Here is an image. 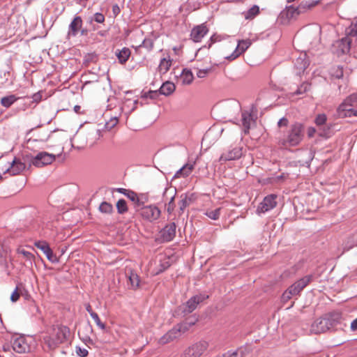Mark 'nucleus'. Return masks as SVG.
Returning <instances> with one entry per match:
<instances>
[{
    "mask_svg": "<svg viewBox=\"0 0 357 357\" xmlns=\"http://www.w3.org/2000/svg\"><path fill=\"white\" fill-rule=\"evenodd\" d=\"M305 135V126L300 122L292 123L287 132L279 138L278 145L283 149H289L301 144Z\"/></svg>",
    "mask_w": 357,
    "mask_h": 357,
    "instance_id": "f257e3e1",
    "label": "nucleus"
},
{
    "mask_svg": "<svg viewBox=\"0 0 357 357\" xmlns=\"http://www.w3.org/2000/svg\"><path fill=\"white\" fill-rule=\"evenodd\" d=\"M23 159L29 162V166L43 167L52 164L56 160V155L46 151H41L35 155L26 154L23 156Z\"/></svg>",
    "mask_w": 357,
    "mask_h": 357,
    "instance_id": "f03ea898",
    "label": "nucleus"
},
{
    "mask_svg": "<svg viewBox=\"0 0 357 357\" xmlns=\"http://www.w3.org/2000/svg\"><path fill=\"white\" fill-rule=\"evenodd\" d=\"M340 318V314L335 313L328 317L319 318L311 325L310 332L314 334H320L328 331L333 326V321Z\"/></svg>",
    "mask_w": 357,
    "mask_h": 357,
    "instance_id": "7ed1b4c3",
    "label": "nucleus"
},
{
    "mask_svg": "<svg viewBox=\"0 0 357 357\" xmlns=\"http://www.w3.org/2000/svg\"><path fill=\"white\" fill-rule=\"evenodd\" d=\"M70 330L65 326H57L53 330L52 336L45 338L50 349H54L59 344L67 340Z\"/></svg>",
    "mask_w": 357,
    "mask_h": 357,
    "instance_id": "20e7f679",
    "label": "nucleus"
},
{
    "mask_svg": "<svg viewBox=\"0 0 357 357\" xmlns=\"http://www.w3.org/2000/svg\"><path fill=\"white\" fill-rule=\"evenodd\" d=\"M208 342L200 340L187 347L180 357H200L207 350Z\"/></svg>",
    "mask_w": 357,
    "mask_h": 357,
    "instance_id": "39448f33",
    "label": "nucleus"
},
{
    "mask_svg": "<svg viewBox=\"0 0 357 357\" xmlns=\"http://www.w3.org/2000/svg\"><path fill=\"white\" fill-rule=\"evenodd\" d=\"M138 211L143 219L151 222L158 220L161 214L160 210L155 205L143 206Z\"/></svg>",
    "mask_w": 357,
    "mask_h": 357,
    "instance_id": "423d86ee",
    "label": "nucleus"
},
{
    "mask_svg": "<svg viewBox=\"0 0 357 357\" xmlns=\"http://www.w3.org/2000/svg\"><path fill=\"white\" fill-rule=\"evenodd\" d=\"M176 195V189L172 187L165 188L162 194V200L165 202L167 212L171 214L176 207L174 203L175 197Z\"/></svg>",
    "mask_w": 357,
    "mask_h": 357,
    "instance_id": "0eeeda50",
    "label": "nucleus"
},
{
    "mask_svg": "<svg viewBox=\"0 0 357 357\" xmlns=\"http://www.w3.org/2000/svg\"><path fill=\"white\" fill-rule=\"evenodd\" d=\"M208 296L204 294H197L191 297L183 305V312L185 314L192 312L197 307V305L202 303L204 300L207 299Z\"/></svg>",
    "mask_w": 357,
    "mask_h": 357,
    "instance_id": "6e6552de",
    "label": "nucleus"
},
{
    "mask_svg": "<svg viewBox=\"0 0 357 357\" xmlns=\"http://www.w3.org/2000/svg\"><path fill=\"white\" fill-rule=\"evenodd\" d=\"M351 101L347 102L346 98L343 102L337 109V116L339 118H345L351 116H357V110L351 108L354 106Z\"/></svg>",
    "mask_w": 357,
    "mask_h": 357,
    "instance_id": "1a4fd4ad",
    "label": "nucleus"
},
{
    "mask_svg": "<svg viewBox=\"0 0 357 357\" xmlns=\"http://www.w3.org/2000/svg\"><path fill=\"white\" fill-rule=\"evenodd\" d=\"M276 195H270L264 197V200L259 204L257 207V213H264L276 206L277 202L275 201Z\"/></svg>",
    "mask_w": 357,
    "mask_h": 357,
    "instance_id": "9d476101",
    "label": "nucleus"
},
{
    "mask_svg": "<svg viewBox=\"0 0 357 357\" xmlns=\"http://www.w3.org/2000/svg\"><path fill=\"white\" fill-rule=\"evenodd\" d=\"M176 225L175 222H170L160 231V236L162 242H169L176 236Z\"/></svg>",
    "mask_w": 357,
    "mask_h": 357,
    "instance_id": "9b49d317",
    "label": "nucleus"
},
{
    "mask_svg": "<svg viewBox=\"0 0 357 357\" xmlns=\"http://www.w3.org/2000/svg\"><path fill=\"white\" fill-rule=\"evenodd\" d=\"M316 3H308L307 2H301L296 8L293 6L287 7V16L288 17H294L301 13H305L312 8Z\"/></svg>",
    "mask_w": 357,
    "mask_h": 357,
    "instance_id": "f8f14e48",
    "label": "nucleus"
},
{
    "mask_svg": "<svg viewBox=\"0 0 357 357\" xmlns=\"http://www.w3.org/2000/svg\"><path fill=\"white\" fill-rule=\"evenodd\" d=\"M34 245L40 249L46 255L47 259L52 263L59 262L58 257L54 254L49 244L46 241H36Z\"/></svg>",
    "mask_w": 357,
    "mask_h": 357,
    "instance_id": "ddd939ff",
    "label": "nucleus"
},
{
    "mask_svg": "<svg viewBox=\"0 0 357 357\" xmlns=\"http://www.w3.org/2000/svg\"><path fill=\"white\" fill-rule=\"evenodd\" d=\"M242 148L236 146L233 148L231 150L222 153L219 158V162L222 164L227 161L238 160L242 156Z\"/></svg>",
    "mask_w": 357,
    "mask_h": 357,
    "instance_id": "4468645a",
    "label": "nucleus"
},
{
    "mask_svg": "<svg viewBox=\"0 0 357 357\" xmlns=\"http://www.w3.org/2000/svg\"><path fill=\"white\" fill-rule=\"evenodd\" d=\"M312 275H305L294 282L289 288L292 290L293 294L298 295L312 280Z\"/></svg>",
    "mask_w": 357,
    "mask_h": 357,
    "instance_id": "2eb2a0df",
    "label": "nucleus"
},
{
    "mask_svg": "<svg viewBox=\"0 0 357 357\" xmlns=\"http://www.w3.org/2000/svg\"><path fill=\"white\" fill-rule=\"evenodd\" d=\"M208 31V29L207 26L204 24L196 26L191 31V39L195 43L200 42Z\"/></svg>",
    "mask_w": 357,
    "mask_h": 357,
    "instance_id": "dca6fc26",
    "label": "nucleus"
},
{
    "mask_svg": "<svg viewBox=\"0 0 357 357\" xmlns=\"http://www.w3.org/2000/svg\"><path fill=\"white\" fill-rule=\"evenodd\" d=\"M351 40L348 36L344 37L341 40L336 41L335 45L337 48V55L340 56L349 53L351 49Z\"/></svg>",
    "mask_w": 357,
    "mask_h": 357,
    "instance_id": "f3484780",
    "label": "nucleus"
},
{
    "mask_svg": "<svg viewBox=\"0 0 357 357\" xmlns=\"http://www.w3.org/2000/svg\"><path fill=\"white\" fill-rule=\"evenodd\" d=\"M180 197L181 200L178 202V205L181 213H183L185 209L195 202L197 199V196L195 193L182 194Z\"/></svg>",
    "mask_w": 357,
    "mask_h": 357,
    "instance_id": "a211bd4d",
    "label": "nucleus"
},
{
    "mask_svg": "<svg viewBox=\"0 0 357 357\" xmlns=\"http://www.w3.org/2000/svg\"><path fill=\"white\" fill-rule=\"evenodd\" d=\"M22 162L20 159L15 158L13 162L10 163V167L6 170L10 175L15 176L20 174L26 168V162H28L25 160Z\"/></svg>",
    "mask_w": 357,
    "mask_h": 357,
    "instance_id": "6ab92c4d",
    "label": "nucleus"
},
{
    "mask_svg": "<svg viewBox=\"0 0 357 357\" xmlns=\"http://www.w3.org/2000/svg\"><path fill=\"white\" fill-rule=\"evenodd\" d=\"M82 17L80 16H75L69 25L68 36H76L82 27Z\"/></svg>",
    "mask_w": 357,
    "mask_h": 357,
    "instance_id": "aec40b11",
    "label": "nucleus"
},
{
    "mask_svg": "<svg viewBox=\"0 0 357 357\" xmlns=\"http://www.w3.org/2000/svg\"><path fill=\"white\" fill-rule=\"evenodd\" d=\"M251 45L250 40H242L238 41L235 51L228 57L231 59H235L239 55L243 54Z\"/></svg>",
    "mask_w": 357,
    "mask_h": 357,
    "instance_id": "412c9836",
    "label": "nucleus"
},
{
    "mask_svg": "<svg viewBox=\"0 0 357 357\" xmlns=\"http://www.w3.org/2000/svg\"><path fill=\"white\" fill-rule=\"evenodd\" d=\"M13 350L19 354L25 353L29 349L28 344L23 337H16L12 342Z\"/></svg>",
    "mask_w": 357,
    "mask_h": 357,
    "instance_id": "4be33fe9",
    "label": "nucleus"
},
{
    "mask_svg": "<svg viewBox=\"0 0 357 357\" xmlns=\"http://www.w3.org/2000/svg\"><path fill=\"white\" fill-rule=\"evenodd\" d=\"M178 337V330L174 329L173 327L160 338L159 343L161 344H166L172 342Z\"/></svg>",
    "mask_w": 357,
    "mask_h": 357,
    "instance_id": "5701e85b",
    "label": "nucleus"
},
{
    "mask_svg": "<svg viewBox=\"0 0 357 357\" xmlns=\"http://www.w3.org/2000/svg\"><path fill=\"white\" fill-rule=\"evenodd\" d=\"M17 253L23 257V259L26 261V266H32L35 260V256L32 252L26 250L24 247L20 246L17 249Z\"/></svg>",
    "mask_w": 357,
    "mask_h": 357,
    "instance_id": "b1692460",
    "label": "nucleus"
},
{
    "mask_svg": "<svg viewBox=\"0 0 357 357\" xmlns=\"http://www.w3.org/2000/svg\"><path fill=\"white\" fill-rule=\"evenodd\" d=\"M131 54V51L128 47H123L121 50H117L115 52L119 62L121 64H124L128 60Z\"/></svg>",
    "mask_w": 357,
    "mask_h": 357,
    "instance_id": "393cba45",
    "label": "nucleus"
},
{
    "mask_svg": "<svg viewBox=\"0 0 357 357\" xmlns=\"http://www.w3.org/2000/svg\"><path fill=\"white\" fill-rule=\"evenodd\" d=\"M241 121L244 132L245 134H248L250 128L251 123L255 122L252 119V114L248 112H243L241 114Z\"/></svg>",
    "mask_w": 357,
    "mask_h": 357,
    "instance_id": "a878e982",
    "label": "nucleus"
},
{
    "mask_svg": "<svg viewBox=\"0 0 357 357\" xmlns=\"http://www.w3.org/2000/svg\"><path fill=\"white\" fill-rule=\"evenodd\" d=\"M176 89V86L174 83L167 81L162 84L158 91L160 94L165 95L166 96L171 95Z\"/></svg>",
    "mask_w": 357,
    "mask_h": 357,
    "instance_id": "bb28decb",
    "label": "nucleus"
},
{
    "mask_svg": "<svg viewBox=\"0 0 357 357\" xmlns=\"http://www.w3.org/2000/svg\"><path fill=\"white\" fill-rule=\"evenodd\" d=\"M172 60L170 56L162 58L160 60V64L158 66V70L160 73L165 74L170 68L172 66Z\"/></svg>",
    "mask_w": 357,
    "mask_h": 357,
    "instance_id": "cd10ccee",
    "label": "nucleus"
},
{
    "mask_svg": "<svg viewBox=\"0 0 357 357\" xmlns=\"http://www.w3.org/2000/svg\"><path fill=\"white\" fill-rule=\"evenodd\" d=\"M18 98L15 95L12 94L1 98L0 102L3 107L9 108Z\"/></svg>",
    "mask_w": 357,
    "mask_h": 357,
    "instance_id": "c85d7f7f",
    "label": "nucleus"
},
{
    "mask_svg": "<svg viewBox=\"0 0 357 357\" xmlns=\"http://www.w3.org/2000/svg\"><path fill=\"white\" fill-rule=\"evenodd\" d=\"M259 13V7L257 5H254L248 11L243 13V15L245 20H251L258 15Z\"/></svg>",
    "mask_w": 357,
    "mask_h": 357,
    "instance_id": "c756f323",
    "label": "nucleus"
},
{
    "mask_svg": "<svg viewBox=\"0 0 357 357\" xmlns=\"http://www.w3.org/2000/svg\"><path fill=\"white\" fill-rule=\"evenodd\" d=\"M194 165L192 164H186L182 168H181L178 171L176 172L175 174V177H185L188 176L193 170Z\"/></svg>",
    "mask_w": 357,
    "mask_h": 357,
    "instance_id": "7c9ffc66",
    "label": "nucleus"
},
{
    "mask_svg": "<svg viewBox=\"0 0 357 357\" xmlns=\"http://www.w3.org/2000/svg\"><path fill=\"white\" fill-rule=\"evenodd\" d=\"M305 56L306 54H304L303 56H299L295 62L294 65L299 70L304 71L309 66V62L306 60Z\"/></svg>",
    "mask_w": 357,
    "mask_h": 357,
    "instance_id": "2f4dec72",
    "label": "nucleus"
},
{
    "mask_svg": "<svg viewBox=\"0 0 357 357\" xmlns=\"http://www.w3.org/2000/svg\"><path fill=\"white\" fill-rule=\"evenodd\" d=\"M193 75L190 70L183 69L181 75V79L184 84H190L193 80Z\"/></svg>",
    "mask_w": 357,
    "mask_h": 357,
    "instance_id": "473e14b6",
    "label": "nucleus"
},
{
    "mask_svg": "<svg viewBox=\"0 0 357 357\" xmlns=\"http://www.w3.org/2000/svg\"><path fill=\"white\" fill-rule=\"evenodd\" d=\"M128 279L132 288L136 289L139 287L140 280L137 274L130 271Z\"/></svg>",
    "mask_w": 357,
    "mask_h": 357,
    "instance_id": "72a5a7b5",
    "label": "nucleus"
},
{
    "mask_svg": "<svg viewBox=\"0 0 357 357\" xmlns=\"http://www.w3.org/2000/svg\"><path fill=\"white\" fill-rule=\"evenodd\" d=\"M116 206L117 212L119 214H123V213H126L128 210V206H127V202L123 199H119L117 202Z\"/></svg>",
    "mask_w": 357,
    "mask_h": 357,
    "instance_id": "f704fd0d",
    "label": "nucleus"
},
{
    "mask_svg": "<svg viewBox=\"0 0 357 357\" xmlns=\"http://www.w3.org/2000/svg\"><path fill=\"white\" fill-rule=\"evenodd\" d=\"M331 126H324L322 128H319L318 130L319 135L326 139L331 137L333 135V132L331 131Z\"/></svg>",
    "mask_w": 357,
    "mask_h": 357,
    "instance_id": "c9c22d12",
    "label": "nucleus"
},
{
    "mask_svg": "<svg viewBox=\"0 0 357 357\" xmlns=\"http://www.w3.org/2000/svg\"><path fill=\"white\" fill-rule=\"evenodd\" d=\"M127 197L133 202L137 206H140L144 204V202L140 200L137 194L134 191L131 190L130 192H128Z\"/></svg>",
    "mask_w": 357,
    "mask_h": 357,
    "instance_id": "e433bc0d",
    "label": "nucleus"
},
{
    "mask_svg": "<svg viewBox=\"0 0 357 357\" xmlns=\"http://www.w3.org/2000/svg\"><path fill=\"white\" fill-rule=\"evenodd\" d=\"M99 210L104 213H112L113 212V206L111 204L103 202L100 205Z\"/></svg>",
    "mask_w": 357,
    "mask_h": 357,
    "instance_id": "4c0bfd02",
    "label": "nucleus"
},
{
    "mask_svg": "<svg viewBox=\"0 0 357 357\" xmlns=\"http://www.w3.org/2000/svg\"><path fill=\"white\" fill-rule=\"evenodd\" d=\"M293 296H295L294 294H293L292 290L289 287L282 295L281 296V301L283 303H287Z\"/></svg>",
    "mask_w": 357,
    "mask_h": 357,
    "instance_id": "58836bf2",
    "label": "nucleus"
},
{
    "mask_svg": "<svg viewBox=\"0 0 357 357\" xmlns=\"http://www.w3.org/2000/svg\"><path fill=\"white\" fill-rule=\"evenodd\" d=\"M327 120L326 115L324 114H318L315 119L314 123L318 126H324Z\"/></svg>",
    "mask_w": 357,
    "mask_h": 357,
    "instance_id": "ea45409f",
    "label": "nucleus"
},
{
    "mask_svg": "<svg viewBox=\"0 0 357 357\" xmlns=\"http://www.w3.org/2000/svg\"><path fill=\"white\" fill-rule=\"evenodd\" d=\"M158 90L152 91L150 90L148 92H145L142 95V98H150V99H156L159 96Z\"/></svg>",
    "mask_w": 357,
    "mask_h": 357,
    "instance_id": "a19ab883",
    "label": "nucleus"
},
{
    "mask_svg": "<svg viewBox=\"0 0 357 357\" xmlns=\"http://www.w3.org/2000/svg\"><path fill=\"white\" fill-rule=\"evenodd\" d=\"M220 208H216L213 211H207L206 215L212 220H218L220 215Z\"/></svg>",
    "mask_w": 357,
    "mask_h": 357,
    "instance_id": "79ce46f5",
    "label": "nucleus"
},
{
    "mask_svg": "<svg viewBox=\"0 0 357 357\" xmlns=\"http://www.w3.org/2000/svg\"><path fill=\"white\" fill-rule=\"evenodd\" d=\"M153 40L151 38H145L143 41H142V43L139 45L138 47H145L148 50H151L153 48Z\"/></svg>",
    "mask_w": 357,
    "mask_h": 357,
    "instance_id": "37998d69",
    "label": "nucleus"
},
{
    "mask_svg": "<svg viewBox=\"0 0 357 357\" xmlns=\"http://www.w3.org/2000/svg\"><path fill=\"white\" fill-rule=\"evenodd\" d=\"M347 34L351 36H357V18L351 23L347 31Z\"/></svg>",
    "mask_w": 357,
    "mask_h": 357,
    "instance_id": "c03bdc74",
    "label": "nucleus"
},
{
    "mask_svg": "<svg viewBox=\"0 0 357 357\" xmlns=\"http://www.w3.org/2000/svg\"><path fill=\"white\" fill-rule=\"evenodd\" d=\"M310 84L307 83H303L302 84L295 92H294V95H300L305 93L307 91L309 90Z\"/></svg>",
    "mask_w": 357,
    "mask_h": 357,
    "instance_id": "a18cd8bd",
    "label": "nucleus"
},
{
    "mask_svg": "<svg viewBox=\"0 0 357 357\" xmlns=\"http://www.w3.org/2000/svg\"><path fill=\"white\" fill-rule=\"evenodd\" d=\"M174 329L178 330V336L181 335V333H185L187 331L189 330V325L186 323L177 324L175 326H174Z\"/></svg>",
    "mask_w": 357,
    "mask_h": 357,
    "instance_id": "49530a36",
    "label": "nucleus"
},
{
    "mask_svg": "<svg viewBox=\"0 0 357 357\" xmlns=\"http://www.w3.org/2000/svg\"><path fill=\"white\" fill-rule=\"evenodd\" d=\"M91 317L95 321L96 324H97V326L99 328H100L102 330L105 329V328H106L105 324L100 321V319L96 312L95 314H93L92 316H91Z\"/></svg>",
    "mask_w": 357,
    "mask_h": 357,
    "instance_id": "de8ad7c7",
    "label": "nucleus"
},
{
    "mask_svg": "<svg viewBox=\"0 0 357 357\" xmlns=\"http://www.w3.org/2000/svg\"><path fill=\"white\" fill-rule=\"evenodd\" d=\"M94 20L98 23H103L105 22V16L100 13H96L93 15V18L91 20L90 22Z\"/></svg>",
    "mask_w": 357,
    "mask_h": 357,
    "instance_id": "09e8293b",
    "label": "nucleus"
},
{
    "mask_svg": "<svg viewBox=\"0 0 357 357\" xmlns=\"http://www.w3.org/2000/svg\"><path fill=\"white\" fill-rule=\"evenodd\" d=\"M211 71V68L200 69L197 72V75L199 78H204Z\"/></svg>",
    "mask_w": 357,
    "mask_h": 357,
    "instance_id": "8fccbe9b",
    "label": "nucleus"
},
{
    "mask_svg": "<svg viewBox=\"0 0 357 357\" xmlns=\"http://www.w3.org/2000/svg\"><path fill=\"white\" fill-rule=\"evenodd\" d=\"M170 262L168 259L165 258L163 261H161V263L160 264V268L159 270L160 272H162L165 271L167 268H168L170 266Z\"/></svg>",
    "mask_w": 357,
    "mask_h": 357,
    "instance_id": "3c124183",
    "label": "nucleus"
},
{
    "mask_svg": "<svg viewBox=\"0 0 357 357\" xmlns=\"http://www.w3.org/2000/svg\"><path fill=\"white\" fill-rule=\"evenodd\" d=\"M18 291H19V289L17 287L16 289H15V291L12 293V294L10 296V300L13 303L17 301L20 297V294L19 293Z\"/></svg>",
    "mask_w": 357,
    "mask_h": 357,
    "instance_id": "603ef678",
    "label": "nucleus"
},
{
    "mask_svg": "<svg viewBox=\"0 0 357 357\" xmlns=\"http://www.w3.org/2000/svg\"><path fill=\"white\" fill-rule=\"evenodd\" d=\"M76 353L78 356L81 357H86L89 354L88 351L86 349H82L79 347H76Z\"/></svg>",
    "mask_w": 357,
    "mask_h": 357,
    "instance_id": "864d4df0",
    "label": "nucleus"
},
{
    "mask_svg": "<svg viewBox=\"0 0 357 357\" xmlns=\"http://www.w3.org/2000/svg\"><path fill=\"white\" fill-rule=\"evenodd\" d=\"M343 75V68L339 66L335 70V72L333 74V75L337 79L342 78Z\"/></svg>",
    "mask_w": 357,
    "mask_h": 357,
    "instance_id": "5fc2aeb1",
    "label": "nucleus"
},
{
    "mask_svg": "<svg viewBox=\"0 0 357 357\" xmlns=\"http://www.w3.org/2000/svg\"><path fill=\"white\" fill-rule=\"evenodd\" d=\"M347 102L351 101L353 105H357V93H354L347 98Z\"/></svg>",
    "mask_w": 357,
    "mask_h": 357,
    "instance_id": "6e6d98bb",
    "label": "nucleus"
},
{
    "mask_svg": "<svg viewBox=\"0 0 357 357\" xmlns=\"http://www.w3.org/2000/svg\"><path fill=\"white\" fill-rule=\"evenodd\" d=\"M289 123V121L287 118L285 117H282V119H280L279 120V121L278 122V126L281 128L282 126H287Z\"/></svg>",
    "mask_w": 357,
    "mask_h": 357,
    "instance_id": "4d7b16f0",
    "label": "nucleus"
},
{
    "mask_svg": "<svg viewBox=\"0 0 357 357\" xmlns=\"http://www.w3.org/2000/svg\"><path fill=\"white\" fill-rule=\"evenodd\" d=\"M78 335L82 338V340L86 343V344H92L93 340L91 339L89 336L85 335L84 337H81V333L78 332Z\"/></svg>",
    "mask_w": 357,
    "mask_h": 357,
    "instance_id": "13d9d810",
    "label": "nucleus"
},
{
    "mask_svg": "<svg viewBox=\"0 0 357 357\" xmlns=\"http://www.w3.org/2000/svg\"><path fill=\"white\" fill-rule=\"evenodd\" d=\"M316 132H317V130L314 127L308 128L307 131V136L310 138L314 137V135Z\"/></svg>",
    "mask_w": 357,
    "mask_h": 357,
    "instance_id": "bf43d9fd",
    "label": "nucleus"
},
{
    "mask_svg": "<svg viewBox=\"0 0 357 357\" xmlns=\"http://www.w3.org/2000/svg\"><path fill=\"white\" fill-rule=\"evenodd\" d=\"M238 355V351H235L233 352L228 351L227 353L223 355V357H236Z\"/></svg>",
    "mask_w": 357,
    "mask_h": 357,
    "instance_id": "052dcab7",
    "label": "nucleus"
},
{
    "mask_svg": "<svg viewBox=\"0 0 357 357\" xmlns=\"http://www.w3.org/2000/svg\"><path fill=\"white\" fill-rule=\"evenodd\" d=\"M112 12L114 16H116L120 13V8L117 4H115L112 6Z\"/></svg>",
    "mask_w": 357,
    "mask_h": 357,
    "instance_id": "680f3d73",
    "label": "nucleus"
},
{
    "mask_svg": "<svg viewBox=\"0 0 357 357\" xmlns=\"http://www.w3.org/2000/svg\"><path fill=\"white\" fill-rule=\"evenodd\" d=\"M86 310L90 314L91 316H92L93 314H95L96 312L93 311L92 307L89 303H86L85 305Z\"/></svg>",
    "mask_w": 357,
    "mask_h": 357,
    "instance_id": "e2e57ef3",
    "label": "nucleus"
},
{
    "mask_svg": "<svg viewBox=\"0 0 357 357\" xmlns=\"http://www.w3.org/2000/svg\"><path fill=\"white\" fill-rule=\"evenodd\" d=\"M116 191L127 197L128 192H130V190L125 188H117Z\"/></svg>",
    "mask_w": 357,
    "mask_h": 357,
    "instance_id": "0e129e2a",
    "label": "nucleus"
},
{
    "mask_svg": "<svg viewBox=\"0 0 357 357\" xmlns=\"http://www.w3.org/2000/svg\"><path fill=\"white\" fill-rule=\"evenodd\" d=\"M117 123H118V119H117L116 118H115L114 119H112V120L111 121V123H112V125H111V126H109V123H106V127H107V128H109V127L110 128H112V127H114V126Z\"/></svg>",
    "mask_w": 357,
    "mask_h": 357,
    "instance_id": "69168bd1",
    "label": "nucleus"
},
{
    "mask_svg": "<svg viewBox=\"0 0 357 357\" xmlns=\"http://www.w3.org/2000/svg\"><path fill=\"white\" fill-rule=\"evenodd\" d=\"M351 328L353 331H357V319H354L351 324Z\"/></svg>",
    "mask_w": 357,
    "mask_h": 357,
    "instance_id": "338daca9",
    "label": "nucleus"
},
{
    "mask_svg": "<svg viewBox=\"0 0 357 357\" xmlns=\"http://www.w3.org/2000/svg\"><path fill=\"white\" fill-rule=\"evenodd\" d=\"M79 32L81 36H86L88 34V30L86 29H82V27L79 30Z\"/></svg>",
    "mask_w": 357,
    "mask_h": 357,
    "instance_id": "774afa93",
    "label": "nucleus"
}]
</instances>
